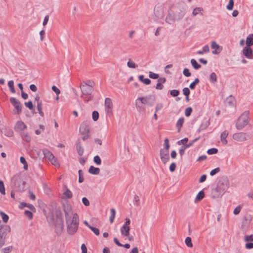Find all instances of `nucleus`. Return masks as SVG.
I'll use <instances>...</instances> for the list:
<instances>
[{"instance_id":"63","label":"nucleus","mask_w":253,"mask_h":253,"mask_svg":"<svg viewBox=\"0 0 253 253\" xmlns=\"http://www.w3.org/2000/svg\"><path fill=\"white\" fill-rule=\"evenodd\" d=\"M186 149L187 148L185 147V146L184 145L180 148L179 150V153L180 155V156H182L184 155L185 151Z\"/></svg>"},{"instance_id":"15","label":"nucleus","mask_w":253,"mask_h":253,"mask_svg":"<svg viewBox=\"0 0 253 253\" xmlns=\"http://www.w3.org/2000/svg\"><path fill=\"white\" fill-rule=\"evenodd\" d=\"M211 47L212 49H215L214 50L212 51V53L213 54H217L219 53L222 49V48L214 41L212 42Z\"/></svg>"},{"instance_id":"22","label":"nucleus","mask_w":253,"mask_h":253,"mask_svg":"<svg viewBox=\"0 0 253 253\" xmlns=\"http://www.w3.org/2000/svg\"><path fill=\"white\" fill-rule=\"evenodd\" d=\"M120 231L121 234L123 236L127 237L129 234L130 228L129 227L123 225V226L121 228Z\"/></svg>"},{"instance_id":"5","label":"nucleus","mask_w":253,"mask_h":253,"mask_svg":"<svg viewBox=\"0 0 253 253\" xmlns=\"http://www.w3.org/2000/svg\"><path fill=\"white\" fill-rule=\"evenodd\" d=\"M249 111H244L238 118L236 124V127L238 130H241L249 123Z\"/></svg>"},{"instance_id":"33","label":"nucleus","mask_w":253,"mask_h":253,"mask_svg":"<svg viewBox=\"0 0 253 253\" xmlns=\"http://www.w3.org/2000/svg\"><path fill=\"white\" fill-rule=\"evenodd\" d=\"M138 78L139 81L142 82L144 84L147 85L151 83V80L148 78L144 79L143 75L139 76Z\"/></svg>"},{"instance_id":"3","label":"nucleus","mask_w":253,"mask_h":253,"mask_svg":"<svg viewBox=\"0 0 253 253\" xmlns=\"http://www.w3.org/2000/svg\"><path fill=\"white\" fill-rule=\"evenodd\" d=\"M81 89L82 93V97L85 102H88L93 99L91 95L94 88L92 86L88 84H81Z\"/></svg>"},{"instance_id":"54","label":"nucleus","mask_w":253,"mask_h":253,"mask_svg":"<svg viewBox=\"0 0 253 253\" xmlns=\"http://www.w3.org/2000/svg\"><path fill=\"white\" fill-rule=\"evenodd\" d=\"M89 228L96 235H99L100 234L99 230L98 228L94 227L93 226H89Z\"/></svg>"},{"instance_id":"42","label":"nucleus","mask_w":253,"mask_h":253,"mask_svg":"<svg viewBox=\"0 0 253 253\" xmlns=\"http://www.w3.org/2000/svg\"><path fill=\"white\" fill-rule=\"evenodd\" d=\"M4 135L7 137H11L13 135V131L9 128H6L4 131Z\"/></svg>"},{"instance_id":"61","label":"nucleus","mask_w":253,"mask_h":253,"mask_svg":"<svg viewBox=\"0 0 253 253\" xmlns=\"http://www.w3.org/2000/svg\"><path fill=\"white\" fill-rule=\"evenodd\" d=\"M188 140V138L185 137L180 140H179L177 142V144L179 145H180L181 144L184 145V143L187 142Z\"/></svg>"},{"instance_id":"58","label":"nucleus","mask_w":253,"mask_h":253,"mask_svg":"<svg viewBox=\"0 0 253 253\" xmlns=\"http://www.w3.org/2000/svg\"><path fill=\"white\" fill-rule=\"evenodd\" d=\"M133 204L135 206H138L139 205V198L137 195H135L133 198Z\"/></svg>"},{"instance_id":"52","label":"nucleus","mask_w":253,"mask_h":253,"mask_svg":"<svg viewBox=\"0 0 253 253\" xmlns=\"http://www.w3.org/2000/svg\"><path fill=\"white\" fill-rule=\"evenodd\" d=\"M192 109L191 107H187L185 111V115L186 117H189L191 114Z\"/></svg>"},{"instance_id":"27","label":"nucleus","mask_w":253,"mask_h":253,"mask_svg":"<svg viewBox=\"0 0 253 253\" xmlns=\"http://www.w3.org/2000/svg\"><path fill=\"white\" fill-rule=\"evenodd\" d=\"M246 44L248 46H251L253 45V34H250L247 36Z\"/></svg>"},{"instance_id":"12","label":"nucleus","mask_w":253,"mask_h":253,"mask_svg":"<svg viewBox=\"0 0 253 253\" xmlns=\"http://www.w3.org/2000/svg\"><path fill=\"white\" fill-rule=\"evenodd\" d=\"M246 136V133L238 132L233 135V138L236 141L242 142L247 140Z\"/></svg>"},{"instance_id":"31","label":"nucleus","mask_w":253,"mask_h":253,"mask_svg":"<svg viewBox=\"0 0 253 253\" xmlns=\"http://www.w3.org/2000/svg\"><path fill=\"white\" fill-rule=\"evenodd\" d=\"M76 149L79 155L81 156L83 155L84 152V149L83 147L81 145L80 143L76 144Z\"/></svg>"},{"instance_id":"1","label":"nucleus","mask_w":253,"mask_h":253,"mask_svg":"<svg viewBox=\"0 0 253 253\" xmlns=\"http://www.w3.org/2000/svg\"><path fill=\"white\" fill-rule=\"evenodd\" d=\"M66 222L67 226V232L70 235H73L77 232L79 224V219L78 214L73 213L72 211L64 209Z\"/></svg>"},{"instance_id":"25","label":"nucleus","mask_w":253,"mask_h":253,"mask_svg":"<svg viewBox=\"0 0 253 253\" xmlns=\"http://www.w3.org/2000/svg\"><path fill=\"white\" fill-rule=\"evenodd\" d=\"M19 208L20 209H23L24 207H27L31 211H35V208L34 206L30 204H27L25 202H22L19 205Z\"/></svg>"},{"instance_id":"45","label":"nucleus","mask_w":253,"mask_h":253,"mask_svg":"<svg viewBox=\"0 0 253 253\" xmlns=\"http://www.w3.org/2000/svg\"><path fill=\"white\" fill-rule=\"evenodd\" d=\"M217 152H218V149L215 148H212L209 149L207 151V153L209 155L215 154Z\"/></svg>"},{"instance_id":"13","label":"nucleus","mask_w":253,"mask_h":253,"mask_svg":"<svg viewBox=\"0 0 253 253\" xmlns=\"http://www.w3.org/2000/svg\"><path fill=\"white\" fill-rule=\"evenodd\" d=\"M89 130V126L86 122H83L81 124L80 132L82 134H88Z\"/></svg>"},{"instance_id":"62","label":"nucleus","mask_w":253,"mask_h":253,"mask_svg":"<svg viewBox=\"0 0 253 253\" xmlns=\"http://www.w3.org/2000/svg\"><path fill=\"white\" fill-rule=\"evenodd\" d=\"M183 93L185 96H189L190 93V90L188 87H184L183 90Z\"/></svg>"},{"instance_id":"14","label":"nucleus","mask_w":253,"mask_h":253,"mask_svg":"<svg viewBox=\"0 0 253 253\" xmlns=\"http://www.w3.org/2000/svg\"><path fill=\"white\" fill-rule=\"evenodd\" d=\"M11 231L9 226L7 225H3L0 229V236L3 237H6V236Z\"/></svg>"},{"instance_id":"49","label":"nucleus","mask_w":253,"mask_h":253,"mask_svg":"<svg viewBox=\"0 0 253 253\" xmlns=\"http://www.w3.org/2000/svg\"><path fill=\"white\" fill-rule=\"evenodd\" d=\"M234 6V0H229L228 5L226 6V8L229 10L233 9Z\"/></svg>"},{"instance_id":"26","label":"nucleus","mask_w":253,"mask_h":253,"mask_svg":"<svg viewBox=\"0 0 253 253\" xmlns=\"http://www.w3.org/2000/svg\"><path fill=\"white\" fill-rule=\"evenodd\" d=\"M88 172L94 175L98 174L100 172V169L98 168H95L93 166H91L88 169Z\"/></svg>"},{"instance_id":"10","label":"nucleus","mask_w":253,"mask_h":253,"mask_svg":"<svg viewBox=\"0 0 253 253\" xmlns=\"http://www.w3.org/2000/svg\"><path fill=\"white\" fill-rule=\"evenodd\" d=\"M105 111L107 114H111L112 113L113 103L110 98H106L105 100Z\"/></svg>"},{"instance_id":"32","label":"nucleus","mask_w":253,"mask_h":253,"mask_svg":"<svg viewBox=\"0 0 253 253\" xmlns=\"http://www.w3.org/2000/svg\"><path fill=\"white\" fill-rule=\"evenodd\" d=\"M191 64L192 66V67L195 69V70H198L201 67V65L198 63L197 61L194 59H192L190 61Z\"/></svg>"},{"instance_id":"17","label":"nucleus","mask_w":253,"mask_h":253,"mask_svg":"<svg viewBox=\"0 0 253 253\" xmlns=\"http://www.w3.org/2000/svg\"><path fill=\"white\" fill-rule=\"evenodd\" d=\"M43 154L45 158L48 159L49 161L54 159V156L53 154L48 149H44L42 151Z\"/></svg>"},{"instance_id":"50","label":"nucleus","mask_w":253,"mask_h":253,"mask_svg":"<svg viewBox=\"0 0 253 253\" xmlns=\"http://www.w3.org/2000/svg\"><path fill=\"white\" fill-rule=\"evenodd\" d=\"M179 94V91L177 89H172L170 91V94L173 97H176Z\"/></svg>"},{"instance_id":"43","label":"nucleus","mask_w":253,"mask_h":253,"mask_svg":"<svg viewBox=\"0 0 253 253\" xmlns=\"http://www.w3.org/2000/svg\"><path fill=\"white\" fill-rule=\"evenodd\" d=\"M0 193L2 195L5 194L4 183L2 180H0Z\"/></svg>"},{"instance_id":"7","label":"nucleus","mask_w":253,"mask_h":253,"mask_svg":"<svg viewBox=\"0 0 253 253\" xmlns=\"http://www.w3.org/2000/svg\"><path fill=\"white\" fill-rule=\"evenodd\" d=\"M10 102L14 106L15 109L16 110L17 114H20L22 112V105L20 102L14 97H11L10 98Z\"/></svg>"},{"instance_id":"56","label":"nucleus","mask_w":253,"mask_h":253,"mask_svg":"<svg viewBox=\"0 0 253 253\" xmlns=\"http://www.w3.org/2000/svg\"><path fill=\"white\" fill-rule=\"evenodd\" d=\"M127 65L129 68H135L136 67V65L130 60L127 62Z\"/></svg>"},{"instance_id":"47","label":"nucleus","mask_w":253,"mask_h":253,"mask_svg":"<svg viewBox=\"0 0 253 253\" xmlns=\"http://www.w3.org/2000/svg\"><path fill=\"white\" fill-rule=\"evenodd\" d=\"M78 173H79V182L82 183L84 180V176H83V172L81 169H80L78 171Z\"/></svg>"},{"instance_id":"36","label":"nucleus","mask_w":253,"mask_h":253,"mask_svg":"<svg viewBox=\"0 0 253 253\" xmlns=\"http://www.w3.org/2000/svg\"><path fill=\"white\" fill-rule=\"evenodd\" d=\"M110 212L111 215L110 216L109 220L111 223H113L115 217L116 211L114 209L112 208L110 210Z\"/></svg>"},{"instance_id":"35","label":"nucleus","mask_w":253,"mask_h":253,"mask_svg":"<svg viewBox=\"0 0 253 253\" xmlns=\"http://www.w3.org/2000/svg\"><path fill=\"white\" fill-rule=\"evenodd\" d=\"M205 196V193L203 190L200 191L196 196L195 201H201Z\"/></svg>"},{"instance_id":"55","label":"nucleus","mask_w":253,"mask_h":253,"mask_svg":"<svg viewBox=\"0 0 253 253\" xmlns=\"http://www.w3.org/2000/svg\"><path fill=\"white\" fill-rule=\"evenodd\" d=\"M183 74L186 77H189L191 76V74L190 72L189 71V70L187 68L184 69V70L183 71Z\"/></svg>"},{"instance_id":"4","label":"nucleus","mask_w":253,"mask_h":253,"mask_svg":"<svg viewBox=\"0 0 253 253\" xmlns=\"http://www.w3.org/2000/svg\"><path fill=\"white\" fill-rule=\"evenodd\" d=\"M186 5L184 2H180L171 7L172 10L174 11L177 20L181 19L185 15Z\"/></svg>"},{"instance_id":"9","label":"nucleus","mask_w":253,"mask_h":253,"mask_svg":"<svg viewBox=\"0 0 253 253\" xmlns=\"http://www.w3.org/2000/svg\"><path fill=\"white\" fill-rule=\"evenodd\" d=\"M243 55L249 59H253V50L251 46H246L243 49Z\"/></svg>"},{"instance_id":"38","label":"nucleus","mask_w":253,"mask_h":253,"mask_svg":"<svg viewBox=\"0 0 253 253\" xmlns=\"http://www.w3.org/2000/svg\"><path fill=\"white\" fill-rule=\"evenodd\" d=\"M0 214L1 216L3 221L5 223H7L9 219V216H8V215H7L6 213L3 212V211H0Z\"/></svg>"},{"instance_id":"60","label":"nucleus","mask_w":253,"mask_h":253,"mask_svg":"<svg viewBox=\"0 0 253 253\" xmlns=\"http://www.w3.org/2000/svg\"><path fill=\"white\" fill-rule=\"evenodd\" d=\"M209 125V122H206L205 123H202L201 125L200 126V129L201 130H204Z\"/></svg>"},{"instance_id":"40","label":"nucleus","mask_w":253,"mask_h":253,"mask_svg":"<svg viewBox=\"0 0 253 253\" xmlns=\"http://www.w3.org/2000/svg\"><path fill=\"white\" fill-rule=\"evenodd\" d=\"M42 102H39L37 104V109L38 110V112L41 116L43 117L44 116V113L42 111Z\"/></svg>"},{"instance_id":"37","label":"nucleus","mask_w":253,"mask_h":253,"mask_svg":"<svg viewBox=\"0 0 253 253\" xmlns=\"http://www.w3.org/2000/svg\"><path fill=\"white\" fill-rule=\"evenodd\" d=\"M8 86L11 91V92L13 93H15V89L14 87V82L12 80L9 81L8 82Z\"/></svg>"},{"instance_id":"18","label":"nucleus","mask_w":253,"mask_h":253,"mask_svg":"<svg viewBox=\"0 0 253 253\" xmlns=\"http://www.w3.org/2000/svg\"><path fill=\"white\" fill-rule=\"evenodd\" d=\"M154 13L155 16L158 18V19H161L164 17V11L162 8H154Z\"/></svg>"},{"instance_id":"48","label":"nucleus","mask_w":253,"mask_h":253,"mask_svg":"<svg viewBox=\"0 0 253 253\" xmlns=\"http://www.w3.org/2000/svg\"><path fill=\"white\" fill-rule=\"evenodd\" d=\"M92 119L94 121H96L99 118V113L97 111H93L92 114Z\"/></svg>"},{"instance_id":"6","label":"nucleus","mask_w":253,"mask_h":253,"mask_svg":"<svg viewBox=\"0 0 253 253\" xmlns=\"http://www.w3.org/2000/svg\"><path fill=\"white\" fill-rule=\"evenodd\" d=\"M12 181L13 185L14 188L17 189L19 191H23L25 188V182L19 178H17L15 179H13Z\"/></svg>"},{"instance_id":"44","label":"nucleus","mask_w":253,"mask_h":253,"mask_svg":"<svg viewBox=\"0 0 253 253\" xmlns=\"http://www.w3.org/2000/svg\"><path fill=\"white\" fill-rule=\"evenodd\" d=\"M13 247L12 246H9L5 248H4L2 249L1 252L2 253H9L11 252L12 250Z\"/></svg>"},{"instance_id":"30","label":"nucleus","mask_w":253,"mask_h":253,"mask_svg":"<svg viewBox=\"0 0 253 253\" xmlns=\"http://www.w3.org/2000/svg\"><path fill=\"white\" fill-rule=\"evenodd\" d=\"M63 229V225L62 224H59L58 225H56L55 228V231L56 233L57 234V235H61Z\"/></svg>"},{"instance_id":"51","label":"nucleus","mask_w":253,"mask_h":253,"mask_svg":"<svg viewBox=\"0 0 253 253\" xmlns=\"http://www.w3.org/2000/svg\"><path fill=\"white\" fill-rule=\"evenodd\" d=\"M24 104L26 107L28 108L30 110H33L34 109L33 103L31 101L25 102Z\"/></svg>"},{"instance_id":"59","label":"nucleus","mask_w":253,"mask_h":253,"mask_svg":"<svg viewBox=\"0 0 253 253\" xmlns=\"http://www.w3.org/2000/svg\"><path fill=\"white\" fill-rule=\"evenodd\" d=\"M25 215L27 216L30 219L33 218V213L31 211L26 210L24 212Z\"/></svg>"},{"instance_id":"64","label":"nucleus","mask_w":253,"mask_h":253,"mask_svg":"<svg viewBox=\"0 0 253 253\" xmlns=\"http://www.w3.org/2000/svg\"><path fill=\"white\" fill-rule=\"evenodd\" d=\"M245 241L246 242L253 241V235H247L245 237Z\"/></svg>"},{"instance_id":"53","label":"nucleus","mask_w":253,"mask_h":253,"mask_svg":"<svg viewBox=\"0 0 253 253\" xmlns=\"http://www.w3.org/2000/svg\"><path fill=\"white\" fill-rule=\"evenodd\" d=\"M149 77L153 79H157L159 78V75L152 72H150L149 74Z\"/></svg>"},{"instance_id":"29","label":"nucleus","mask_w":253,"mask_h":253,"mask_svg":"<svg viewBox=\"0 0 253 253\" xmlns=\"http://www.w3.org/2000/svg\"><path fill=\"white\" fill-rule=\"evenodd\" d=\"M65 191L64 192V195L67 198L70 199L73 197L72 192L67 188L66 186H64Z\"/></svg>"},{"instance_id":"2","label":"nucleus","mask_w":253,"mask_h":253,"mask_svg":"<svg viewBox=\"0 0 253 253\" xmlns=\"http://www.w3.org/2000/svg\"><path fill=\"white\" fill-rule=\"evenodd\" d=\"M229 187V181L227 178H222L212 191L213 197H220Z\"/></svg>"},{"instance_id":"46","label":"nucleus","mask_w":253,"mask_h":253,"mask_svg":"<svg viewBox=\"0 0 253 253\" xmlns=\"http://www.w3.org/2000/svg\"><path fill=\"white\" fill-rule=\"evenodd\" d=\"M93 162L97 165H100L101 164V160L98 155L95 156L93 158Z\"/></svg>"},{"instance_id":"16","label":"nucleus","mask_w":253,"mask_h":253,"mask_svg":"<svg viewBox=\"0 0 253 253\" xmlns=\"http://www.w3.org/2000/svg\"><path fill=\"white\" fill-rule=\"evenodd\" d=\"M135 105L137 111L140 113H143L145 112V107L144 105L141 103L140 101L137 100V99H136L135 100Z\"/></svg>"},{"instance_id":"57","label":"nucleus","mask_w":253,"mask_h":253,"mask_svg":"<svg viewBox=\"0 0 253 253\" xmlns=\"http://www.w3.org/2000/svg\"><path fill=\"white\" fill-rule=\"evenodd\" d=\"M219 171H220L219 168H215L211 171L210 175L211 176H213L214 175H215V174H216L217 173L219 172Z\"/></svg>"},{"instance_id":"34","label":"nucleus","mask_w":253,"mask_h":253,"mask_svg":"<svg viewBox=\"0 0 253 253\" xmlns=\"http://www.w3.org/2000/svg\"><path fill=\"white\" fill-rule=\"evenodd\" d=\"M210 81L211 83H215L217 82V76L214 72L211 74L210 76Z\"/></svg>"},{"instance_id":"23","label":"nucleus","mask_w":253,"mask_h":253,"mask_svg":"<svg viewBox=\"0 0 253 253\" xmlns=\"http://www.w3.org/2000/svg\"><path fill=\"white\" fill-rule=\"evenodd\" d=\"M150 98V96H143V97H139L137 98V100L140 101L141 103L143 104L144 105H151L150 103L149 102V100Z\"/></svg>"},{"instance_id":"41","label":"nucleus","mask_w":253,"mask_h":253,"mask_svg":"<svg viewBox=\"0 0 253 253\" xmlns=\"http://www.w3.org/2000/svg\"><path fill=\"white\" fill-rule=\"evenodd\" d=\"M185 243L188 247L192 248L193 247V244L192 242L191 238L189 237L186 238Z\"/></svg>"},{"instance_id":"19","label":"nucleus","mask_w":253,"mask_h":253,"mask_svg":"<svg viewBox=\"0 0 253 253\" xmlns=\"http://www.w3.org/2000/svg\"><path fill=\"white\" fill-rule=\"evenodd\" d=\"M225 102L226 105L234 106L235 104V99L232 95H230L226 99Z\"/></svg>"},{"instance_id":"24","label":"nucleus","mask_w":253,"mask_h":253,"mask_svg":"<svg viewBox=\"0 0 253 253\" xmlns=\"http://www.w3.org/2000/svg\"><path fill=\"white\" fill-rule=\"evenodd\" d=\"M184 117L180 118L176 122V127L177 128V131L178 132L180 131L181 128L182 127L183 124L184 123Z\"/></svg>"},{"instance_id":"28","label":"nucleus","mask_w":253,"mask_h":253,"mask_svg":"<svg viewBox=\"0 0 253 253\" xmlns=\"http://www.w3.org/2000/svg\"><path fill=\"white\" fill-rule=\"evenodd\" d=\"M21 137L23 140L26 142H30L31 140V136L27 132L22 133L21 134Z\"/></svg>"},{"instance_id":"20","label":"nucleus","mask_w":253,"mask_h":253,"mask_svg":"<svg viewBox=\"0 0 253 253\" xmlns=\"http://www.w3.org/2000/svg\"><path fill=\"white\" fill-rule=\"evenodd\" d=\"M27 128V126L25 123L21 121H18L16 122L15 126V129H17L20 130H23Z\"/></svg>"},{"instance_id":"8","label":"nucleus","mask_w":253,"mask_h":253,"mask_svg":"<svg viewBox=\"0 0 253 253\" xmlns=\"http://www.w3.org/2000/svg\"><path fill=\"white\" fill-rule=\"evenodd\" d=\"M175 20H177V19L174 11L170 9L168 11V14L166 18V22L169 24H171Z\"/></svg>"},{"instance_id":"39","label":"nucleus","mask_w":253,"mask_h":253,"mask_svg":"<svg viewBox=\"0 0 253 253\" xmlns=\"http://www.w3.org/2000/svg\"><path fill=\"white\" fill-rule=\"evenodd\" d=\"M164 145L165 147L163 149H161V150H167V151H169V148L170 147L169 144V140L168 138H166L164 141Z\"/></svg>"},{"instance_id":"21","label":"nucleus","mask_w":253,"mask_h":253,"mask_svg":"<svg viewBox=\"0 0 253 253\" xmlns=\"http://www.w3.org/2000/svg\"><path fill=\"white\" fill-rule=\"evenodd\" d=\"M228 135V131L227 130H224L223 131L220 135V140L223 144L226 145L228 143L226 138Z\"/></svg>"},{"instance_id":"11","label":"nucleus","mask_w":253,"mask_h":253,"mask_svg":"<svg viewBox=\"0 0 253 253\" xmlns=\"http://www.w3.org/2000/svg\"><path fill=\"white\" fill-rule=\"evenodd\" d=\"M160 156L163 163L166 164L169 160V151L160 150Z\"/></svg>"}]
</instances>
